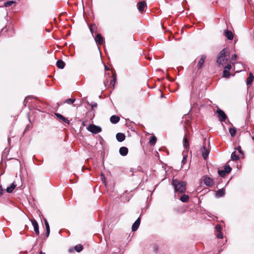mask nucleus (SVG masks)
Wrapping results in <instances>:
<instances>
[{"label":"nucleus","instance_id":"obj_27","mask_svg":"<svg viewBox=\"0 0 254 254\" xmlns=\"http://www.w3.org/2000/svg\"><path fill=\"white\" fill-rule=\"evenodd\" d=\"M14 3H15V1H13V0L7 1L4 3V5L5 7H9Z\"/></svg>","mask_w":254,"mask_h":254},{"label":"nucleus","instance_id":"obj_6","mask_svg":"<svg viewBox=\"0 0 254 254\" xmlns=\"http://www.w3.org/2000/svg\"><path fill=\"white\" fill-rule=\"evenodd\" d=\"M55 115L57 117V119L60 121L65 123L67 124H69V120L67 118H65L62 115L59 113H55Z\"/></svg>","mask_w":254,"mask_h":254},{"label":"nucleus","instance_id":"obj_19","mask_svg":"<svg viewBox=\"0 0 254 254\" xmlns=\"http://www.w3.org/2000/svg\"><path fill=\"white\" fill-rule=\"evenodd\" d=\"M254 80V76L252 73H250L249 74V76L247 78V84L250 85L252 84Z\"/></svg>","mask_w":254,"mask_h":254},{"label":"nucleus","instance_id":"obj_15","mask_svg":"<svg viewBox=\"0 0 254 254\" xmlns=\"http://www.w3.org/2000/svg\"><path fill=\"white\" fill-rule=\"evenodd\" d=\"M116 138L119 142H122L125 139V135L123 133H118L116 134Z\"/></svg>","mask_w":254,"mask_h":254},{"label":"nucleus","instance_id":"obj_43","mask_svg":"<svg viewBox=\"0 0 254 254\" xmlns=\"http://www.w3.org/2000/svg\"><path fill=\"white\" fill-rule=\"evenodd\" d=\"M3 192V190L1 187H0V194H2Z\"/></svg>","mask_w":254,"mask_h":254},{"label":"nucleus","instance_id":"obj_28","mask_svg":"<svg viewBox=\"0 0 254 254\" xmlns=\"http://www.w3.org/2000/svg\"><path fill=\"white\" fill-rule=\"evenodd\" d=\"M75 101V99L68 98L65 100L64 103H67L68 104H71L73 103Z\"/></svg>","mask_w":254,"mask_h":254},{"label":"nucleus","instance_id":"obj_18","mask_svg":"<svg viewBox=\"0 0 254 254\" xmlns=\"http://www.w3.org/2000/svg\"><path fill=\"white\" fill-rule=\"evenodd\" d=\"M224 194H225V190L223 189H220V190H218L216 193V195L218 197H222Z\"/></svg>","mask_w":254,"mask_h":254},{"label":"nucleus","instance_id":"obj_3","mask_svg":"<svg viewBox=\"0 0 254 254\" xmlns=\"http://www.w3.org/2000/svg\"><path fill=\"white\" fill-rule=\"evenodd\" d=\"M87 129L94 134L98 133L102 131V129L99 126H97L93 124L90 125L87 127Z\"/></svg>","mask_w":254,"mask_h":254},{"label":"nucleus","instance_id":"obj_26","mask_svg":"<svg viewBox=\"0 0 254 254\" xmlns=\"http://www.w3.org/2000/svg\"><path fill=\"white\" fill-rule=\"evenodd\" d=\"M116 76L115 74H114L113 75V79L110 82V85L112 86L113 87H114V85L115 84V83H116Z\"/></svg>","mask_w":254,"mask_h":254},{"label":"nucleus","instance_id":"obj_11","mask_svg":"<svg viewBox=\"0 0 254 254\" xmlns=\"http://www.w3.org/2000/svg\"><path fill=\"white\" fill-rule=\"evenodd\" d=\"M203 181H204V184L207 186H210L213 185V181L211 178H210L209 177H205L204 178Z\"/></svg>","mask_w":254,"mask_h":254},{"label":"nucleus","instance_id":"obj_7","mask_svg":"<svg viewBox=\"0 0 254 254\" xmlns=\"http://www.w3.org/2000/svg\"><path fill=\"white\" fill-rule=\"evenodd\" d=\"M95 40L97 44L102 45L104 43V39L102 37L100 34H97L95 37Z\"/></svg>","mask_w":254,"mask_h":254},{"label":"nucleus","instance_id":"obj_29","mask_svg":"<svg viewBox=\"0 0 254 254\" xmlns=\"http://www.w3.org/2000/svg\"><path fill=\"white\" fill-rule=\"evenodd\" d=\"M229 132L232 136H234L236 135V130L234 128H230Z\"/></svg>","mask_w":254,"mask_h":254},{"label":"nucleus","instance_id":"obj_31","mask_svg":"<svg viewBox=\"0 0 254 254\" xmlns=\"http://www.w3.org/2000/svg\"><path fill=\"white\" fill-rule=\"evenodd\" d=\"M218 173L219 175L222 177H224L226 175V174H227L224 170H218Z\"/></svg>","mask_w":254,"mask_h":254},{"label":"nucleus","instance_id":"obj_32","mask_svg":"<svg viewBox=\"0 0 254 254\" xmlns=\"http://www.w3.org/2000/svg\"><path fill=\"white\" fill-rule=\"evenodd\" d=\"M223 76L225 77H229L230 76L229 71L226 70L224 69L223 70Z\"/></svg>","mask_w":254,"mask_h":254},{"label":"nucleus","instance_id":"obj_1","mask_svg":"<svg viewBox=\"0 0 254 254\" xmlns=\"http://www.w3.org/2000/svg\"><path fill=\"white\" fill-rule=\"evenodd\" d=\"M172 185L175 189V192L183 193L186 189V184L185 182L178 181L176 179H173Z\"/></svg>","mask_w":254,"mask_h":254},{"label":"nucleus","instance_id":"obj_24","mask_svg":"<svg viewBox=\"0 0 254 254\" xmlns=\"http://www.w3.org/2000/svg\"><path fill=\"white\" fill-rule=\"evenodd\" d=\"M231 158L233 160L237 161L239 159V157L236 154L235 151H234L231 154Z\"/></svg>","mask_w":254,"mask_h":254},{"label":"nucleus","instance_id":"obj_44","mask_svg":"<svg viewBox=\"0 0 254 254\" xmlns=\"http://www.w3.org/2000/svg\"><path fill=\"white\" fill-rule=\"evenodd\" d=\"M109 69V68L108 67V66L107 65H105V70H108Z\"/></svg>","mask_w":254,"mask_h":254},{"label":"nucleus","instance_id":"obj_8","mask_svg":"<svg viewBox=\"0 0 254 254\" xmlns=\"http://www.w3.org/2000/svg\"><path fill=\"white\" fill-rule=\"evenodd\" d=\"M140 223V218L139 217L134 222V223L133 224V225L132 226L131 229L133 232H134L137 230L139 226Z\"/></svg>","mask_w":254,"mask_h":254},{"label":"nucleus","instance_id":"obj_36","mask_svg":"<svg viewBox=\"0 0 254 254\" xmlns=\"http://www.w3.org/2000/svg\"><path fill=\"white\" fill-rule=\"evenodd\" d=\"M217 238L219 239H222L223 237V234L221 233V232H219L218 234H217Z\"/></svg>","mask_w":254,"mask_h":254},{"label":"nucleus","instance_id":"obj_25","mask_svg":"<svg viewBox=\"0 0 254 254\" xmlns=\"http://www.w3.org/2000/svg\"><path fill=\"white\" fill-rule=\"evenodd\" d=\"M224 170L227 174H229L231 171L232 169L228 163L225 166Z\"/></svg>","mask_w":254,"mask_h":254},{"label":"nucleus","instance_id":"obj_16","mask_svg":"<svg viewBox=\"0 0 254 254\" xmlns=\"http://www.w3.org/2000/svg\"><path fill=\"white\" fill-rule=\"evenodd\" d=\"M120 121V118L118 116L113 115L110 118V121L113 124H117Z\"/></svg>","mask_w":254,"mask_h":254},{"label":"nucleus","instance_id":"obj_39","mask_svg":"<svg viewBox=\"0 0 254 254\" xmlns=\"http://www.w3.org/2000/svg\"><path fill=\"white\" fill-rule=\"evenodd\" d=\"M50 228L48 227L47 228H46V237H49V234H50Z\"/></svg>","mask_w":254,"mask_h":254},{"label":"nucleus","instance_id":"obj_34","mask_svg":"<svg viewBox=\"0 0 254 254\" xmlns=\"http://www.w3.org/2000/svg\"><path fill=\"white\" fill-rule=\"evenodd\" d=\"M187 160V156L185 155L183 157V160L182 161V163L184 165L186 163Z\"/></svg>","mask_w":254,"mask_h":254},{"label":"nucleus","instance_id":"obj_45","mask_svg":"<svg viewBox=\"0 0 254 254\" xmlns=\"http://www.w3.org/2000/svg\"><path fill=\"white\" fill-rule=\"evenodd\" d=\"M68 251H69V252L71 253V252H73V249H69Z\"/></svg>","mask_w":254,"mask_h":254},{"label":"nucleus","instance_id":"obj_23","mask_svg":"<svg viewBox=\"0 0 254 254\" xmlns=\"http://www.w3.org/2000/svg\"><path fill=\"white\" fill-rule=\"evenodd\" d=\"M74 249L75 251H76L77 252H80L81 251H82L83 250V246L81 245H76L74 248Z\"/></svg>","mask_w":254,"mask_h":254},{"label":"nucleus","instance_id":"obj_35","mask_svg":"<svg viewBox=\"0 0 254 254\" xmlns=\"http://www.w3.org/2000/svg\"><path fill=\"white\" fill-rule=\"evenodd\" d=\"M215 228L217 230V232H221V227L220 225L219 224H217L216 226H215Z\"/></svg>","mask_w":254,"mask_h":254},{"label":"nucleus","instance_id":"obj_42","mask_svg":"<svg viewBox=\"0 0 254 254\" xmlns=\"http://www.w3.org/2000/svg\"><path fill=\"white\" fill-rule=\"evenodd\" d=\"M236 57H237V56L236 54H234L232 56V57H231V60L232 61H234V60H235L236 59Z\"/></svg>","mask_w":254,"mask_h":254},{"label":"nucleus","instance_id":"obj_2","mask_svg":"<svg viewBox=\"0 0 254 254\" xmlns=\"http://www.w3.org/2000/svg\"><path fill=\"white\" fill-rule=\"evenodd\" d=\"M229 54V51L228 49H223L220 53L218 59L217 63L219 64H223L227 61V56Z\"/></svg>","mask_w":254,"mask_h":254},{"label":"nucleus","instance_id":"obj_22","mask_svg":"<svg viewBox=\"0 0 254 254\" xmlns=\"http://www.w3.org/2000/svg\"><path fill=\"white\" fill-rule=\"evenodd\" d=\"M189 197L188 195L184 194L181 198L180 200L183 202H187L189 201Z\"/></svg>","mask_w":254,"mask_h":254},{"label":"nucleus","instance_id":"obj_5","mask_svg":"<svg viewBox=\"0 0 254 254\" xmlns=\"http://www.w3.org/2000/svg\"><path fill=\"white\" fill-rule=\"evenodd\" d=\"M217 113L218 115L220 121L223 122L226 119L227 116L225 113L222 110H220V109H218L217 110Z\"/></svg>","mask_w":254,"mask_h":254},{"label":"nucleus","instance_id":"obj_17","mask_svg":"<svg viewBox=\"0 0 254 254\" xmlns=\"http://www.w3.org/2000/svg\"><path fill=\"white\" fill-rule=\"evenodd\" d=\"M57 66L60 69H63L65 66V63L61 60H59L57 62Z\"/></svg>","mask_w":254,"mask_h":254},{"label":"nucleus","instance_id":"obj_40","mask_svg":"<svg viewBox=\"0 0 254 254\" xmlns=\"http://www.w3.org/2000/svg\"><path fill=\"white\" fill-rule=\"evenodd\" d=\"M45 226H46V228H47L48 227V228H50V226H49V224L47 221V220L46 219H45Z\"/></svg>","mask_w":254,"mask_h":254},{"label":"nucleus","instance_id":"obj_12","mask_svg":"<svg viewBox=\"0 0 254 254\" xmlns=\"http://www.w3.org/2000/svg\"><path fill=\"white\" fill-rule=\"evenodd\" d=\"M32 223L36 234L37 235H38L39 234V231L38 223L36 222L35 220H34L32 221Z\"/></svg>","mask_w":254,"mask_h":254},{"label":"nucleus","instance_id":"obj_47","mask_svg":"<svg viewBox=\"0 0 254 254\" xmlns=\"http://www.w3.org/2000/svg\"><path fill=\"white\" fill-rule=\"evenodd\" d=\"M253 139L254 140V136L252 137Z\"/></svg>","mask_w":254,"mask_h":254},{"label":"nucleus","instance_id":"obj_9","mask_svg":"<svg viewBox=\"0 0 254 254\" xmlns=\"http://www.w3.org/2000/svg\"><path fill=\"white\" fill-rule=\"evenodd\" d=\"M225 36L229 40H232L233 39L234 35L233 33L228 30H225L224 32Z\"/></svg>","mask_w":254,"mask_h":254},{"label":"nucleus","instance_id":"obj_10","mask_svg":"<svg viewBox=\"0 0 254 254\" xmlns=\"http://www.w3.org/2000/svg\"><path fill=\"white\" fill-rule=\"evenodd\" d=\"M138 9L139 11L142 12L146 6V3L145 1H140L138 3Z\"/></svg>","mask_w":254,"mask_h":254},{"label":"nucleus","instance_id":"obj_41","mask_svg":"<svg viewBox=\"0 0 254 254\" xmlns=\"http://www.w3.org/2000/svg\"><path fill=\"white\" fill-rule=\"evenodd\" d=\"M237 150H238L239 152L240 153V154H243V151L241 149V147L240 146H239L237 148Z\"/></svg>","mask_w":254,"mask_h":254},{"label":"nucleus","instance_id":"obj_37","mask_svg":"<svg viewBox=\"0 0 254 254\" xmlns=\"http://www.w3.org/2000/svg\"><path fill=\"white\" fill-rule=\"evenodd\" d=\"M90 105L92 107V108L93 109L94 108H96L97 107V104L95 102L92 103Z\"/></svg>","mask_w":254,"mask_h":254},{"label":"nucleus","instance_id":"obj_13","mask_svg":"<svg viewBox=\"0 0 254 254\" xmlns=\"http://www.w3.org/2000/svg\"><path fill=\"white\" fill-rule=\"evenodd\" d=\"M206 59V56L205 55H202L200 59L198 61V69H200L204 63V61Z\"/></svg>","mask_w":254,"mask_h":254},{"label":"nucleus","instance_id":"obj_4","mask_svg":"<svg viewBox=\"0 0 254 254\" xmlns=\"http://www.w3.org/2000/svg\"><path fill=\"white\" fill-rule=\"evenodd\" d=\"M200 152L203 158L204 159H206L208 156L209 153V150L204 145L200 149Z\"/></svg>","mask_w":254,"mask_h":254},{"label":"nucleus","instance_id":"obj_30","mask_svg":"<svg viewBox=\"0 0 254 254\" xmlns=\"http://www.w3.org/2000/svg\"><path fill=\"white\" fill-rule=\"evenodd\" d=\"M156 137L154 136L151 137V139H150L149 142L151 145H154L156 143Z\"/></svg>","mask_w":254,"mask_h":254},{"label":"nucleus","instance_id":"obj_46","mask_svg":"<svg viewBox=\"0 0 254 254\" xmlns=\"http://www.w3.org/2000/svg\"><path fill=\"white\" fill-rule=\"evenodd\" d=\"M39 254H45V253H43L42 252Z\"/></svg>","mask_w":254,"mask_h":254},{"label":"nucleus","instance_id":"obj_21","mask_svg":"<svg viewBox=\"0 0 254 254\" xmlns=\"http://www.w3.org/2000/svg\"><path fill=\"white\" fill-rule=\"evenodd\" d=\"M16 185H15L14 183H12L10 187H8L6 189V191L8 193H11L12 192L13 190L15 189Z\"/></svg>","mask_w":254,"mask_h":254},{"label":"nucleus","instance_id":"obj_33","mask_svg":"<svg viewBox=\"0 0 254 254\" xmlns=\"http://www.w3.org/2000/svg\"><path fill=\"white\" fill-rule=\"evenodd\" d=\"M231 67H232L231 65L230 64H228L227 65H226L224 67V69L229 71V70L231 69Z\"/></svg>","mask_w":254,"mask_h":254},{"label":"nucleus","instance_id":"obj_38","mask_svg":"<svg viewBox=\"0 0 254 254\" xmlns=\"http://www.w3.org/2000/svg\"><path fill=\"white\" fill-rule=\"evenodd\" d=\"M95 28V26L94 25H92L91 26H90V31L92 34V35H93V32H94V29Z\"/></svg>","mask_w":254,"mask_h":254},{"label":"nucleus","instance_id":"obj_14","mask_svg":"<svg viewBox=\"0 0 254 254\" xmlns=\"http://www.w3.org/2000/svg\"><path fill=\"white\" fill-rule=\"evenodd\" d=\"M120 154L123 156H126L128 153V149L126 147H121L119 150Z\"/></svg>","mask_w":254,"mask_h":254},{"label":"nucleus","instance_id":"obj_20","mask_svg":"<svg viewBox=\"0 0 254 254\" xmlns=\"http://www.w3.org/2000/svg\"><path fill=\"white\" fill-rule=\"evenodd\" d=\"M183 146L186 149H188L190 146L188 140L186 137H184L183 138Z\"/></svg>","mask_w":254,"mask_h":254}]
</instances>
